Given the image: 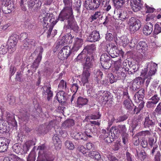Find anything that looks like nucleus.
I'll list each match as a JSON object with an SVG mask.
<instances>
[{
  "label": "nucleus",
  "instance_id": "f257e3e1",
  "mask_svg": "<svg viewBox=\"0 0 161 161\" xmlns=\"http://www.w3.org/2000/svg\"><path fill=\"white\" fill-rule=\"evenodd\" d=\"M64 7L60 12L58 19L65 21V25L68 28H70L75 31L78 30V26L74 19L73 14L72 0H64Z\"/></svg>",
  "mask_w": 161,
  "mask_h": 161
},
{
  "label": "nucleus",
  "instance_id": "f03ea898",
  "mask_svg": "<svg viewBox=\"0 0 161 161\" xmlns=\"http://www.w3.org/2000/svg\"><path fill=\"white\" fill-rule=\"evenodd\" d=\"M157 68L156 64L152 62L148 63L145 66L144 69L142 70L141 75L144 78L150 79L151 77L155 74Z\"/></svg>",
  "mask_w": 161,
  "mask_h": 161
},
{
  "label": "nucleus",
  "instance_id": "7ed1b4c3",
  "mask_svg": "<svg viewBox=\"0 0 161 161\" xmlns=\"http://www.w3.org/2000/svg\"><path fill=\"white\" fill-rule=\"evenodd\" d=\"M96 50V47L94 44L88 45L85 47L83 50H84L85 53L86 51L87 53L89 55L87 56L85 63H86L87 62L93 65L95 56Z\"/></svg>",
  "mask_w": 161,
  "mask_h": 161
},
{
  "label": "nucleus",
  "instance_id": "20e7f679",
  "mask_svg": "<svg viewBox=\"0 0 161 161\" xmlns=\"http://www.w3.org/2000/svg\"><path fill=\"white\" fill-rule=\"evenodd\" d=\"M114 72L117 74L118 78H124L126 76L125 72L126 71H128L129 74H132L134 73L132 70H130V69H126L121 67V65L119 62L116 63L114 64Z\"/></svg>",
  "mask_w": 161,
  "mask_h": 161
},
{
  "label": "nucleus",
  "instance_id": "39448f33",
  "mask_svg": "<svg viewBox=\"0 0 161 161\" xmlns=\"http://www.w3.org/2000/svg\"><path fill=\"white\" fill-rule=\"evenodd\" d=\"M128 25L129 31L133 33L138 31L142 26L141 21L139 19L133 17L130 19Z\"/></svg>",
  "mask_w": 161,
  "mask_h": 161
},
{
  "label": "nucleus",
  "instance_id": "423d86ee",
  "mask_svg": "<svg viewBox=\"0 0 161 161\" xmlns=\"http://www.w3.org/2000/svg\"><path fill=\"white\" fill-rule=\"evenodd\" d=\"M92 65L87 62L85 63L84 66V71L81 75V81L84 85L87 83L88 81L89 78L90 76V68L92 66Z\"/></svg>",
  "mask_w": 161,
  "mask_h": 161
},
{
  "label": "nucleus",
  "instance_id": "0eeeda50",
  "mask_svg": "<svg viewBox=\"0 0 161 161\" xmlns=\"http://www.w3.org/2000/svg\"><path fill=\"white\" fill-rule=\"evenodd\" d=\"M18 38V36L16 34L13 35L9 38L7 44L8 52L10 53L13 52L16 50V45Z\"/></svg>",
  "mask_w": 161,
  "mask_h": 161
},
{
  "label": "nucleus",
  "instance_id": "6e6552de",
  "mask_svg": "<svg viewBox=\"0 0 161 161\" xmlns=\"http://www.w3.org/2000/svg\"><path fill=\"white\" fill-rule=\"evenodd\" d=\"M45 147L44 145L38 147V149L40 150L38 157L42 159V160L47 161H53L54 158L52 156L46 152L44 150Z\"/></svg>",
  "mask_w": 161,
  "mask_h": 161
},
{
  "label": "nucleus",
  "instance_id": "1a4fd4ad",
  "mask_svg": "<svg viewBox=\"0 0 161 161\" xmlns=\"http://www.w3.org/2000/svg\"><path fill=\"white\" fill-rule=\"evenodd\" d=\"M101 0H86L85 6L87 9L94 10L100 5Z\"/></svg>",
  "mask_w": 161,
  "mask_h": 161
},
{
  "label": "nucleus",
  "instance_id": "9d476101",
  "mask_svg": "<svg viewBox=\"0 0 161 161\" xmlns=\"http://www.w3.org/2000/svg\"><path fill=\"white\" fill-rule=\"evenodd\" d=\"M71 53L70 48L68 46H64L59 52L58 58L61 60H64L67 58Z\"/></svg>",
  "mask_w": 161,
  "mask_h": 161
},
{
  "label": "nucleus",
  "instance_id": "9b49d317",
  "mask_svg": "<svg viewBox=\"0 0 161 161\" xmlns=\"http://www.w3.org/2000/svg\"><path fill=\"white\" fill-rule=\"evenodd\" d=\"M28 35L26 33H21L20 35V39L23 41V46L25 47H31L35 44V41L32 39L27 38Z\"/></svg>",
  "mask_w": 161,
  "mask_h": 161
},
{
  "label": "nucleus",
  "instance_id": "f8f14e48",
  "mask_svg": "<svg viewBox=\"0 0 161 161\" xmlns=\"http://www.w3.org/2000/svg\"><path fill=\"white\" fill-rule=\"evenodd\" d=\"M93 127V125L90 124L86 125L85 126L86 130L84 133L80 132V136L79 140L82 139L84 140H87L88 137H91V136L90 134L92 132V130L90 129H87V128H91Z\"/></svg>",
  "mask_w": 161,
  "mask_h": 161
},
{
  "label": "nucleus",
  "instance_id": "ddd939ff",
  "mask_svg": "<svg viewBox=\"0 0 161 161\" xmlns=\"http://www.w3.org/2000/svg\"><path fill=\"white\" fill-rule=\"evenodd\" d=\"M14 6L11 2H3L2 3V9L4 13L8 14L11 13L14 8Z\"/></svg>",
  "mask_w": 161,
  "mask_h": 161
},
{
  "label": "nucleus",
  "instance_id": "4468645a",
  "mask_svg": "<svg viewBox=\"0 0 161 161\" xmlns=\"http://www.w3.org/2000/svg\"><path fill=\"white\" fill-rule=\"evenodd\" d=\"M43 51V48L42 47H38L34 52L36 54V53H38V56L33 64V67L35 68V69L38 67L39 63L41 60L42 53Z\"/></svg>",
  "mask_w": 161,
  "mask_h": 161
},
{
  "label": "nucleus",
  "instance_id": "2eb2a0df",
  "mask_svg": "<svg viewBox=\"0 0 161 161\" xmlns=\"http://www.w3.org/2000/svg\"><path fill=\"white\" fill-rule=\"evenodd\" d=\"M109 54L111 57L114 58L119 55L123 56L124 53L121 49H120L114 47L110 49L109 51Z\"/></svg>",
  "mask_w": 161,
  "mask_h": 161
},
{
  "label": "nucleus",
  "instance_id": "dca6fc26",
  "mask_svg": "<svg viewBox=\"0 0 161 161\" xmlns=\"http://www.w3.org/2000/svg\"><path fill=\"white\" fill-rule=\"evenodd\" d=\"M142 3L141 0H131L130 5L133 10L135 12L139 11L141 8Z\"/></svg>",
  "mask_w": 161,
  "mask_h": 161
},
{
  "label": "nucleus",
  "instance_id": "f3484780",
  "mask_svg": "<svg viewBox=\"0 0 161 161\" xmlns=\"http://www.w3.org/2000/svg\"><path fill=\"white\" fill-rule=\"evenodd\" d=\"M10 142L9 140L4 138H0V152H5L8 148Z\"/></svg>",
  "mask_w": 161,
  "mask_h": 161
},
{
  "label": "nucleus",
  "instance_id": "a211bd4d",
  "mask_svg": "<svg viewBox=\"0 0 161 161\" xmlns=\"http://www.w3.org/2000/svg\"><path fill=\"white\" fill-rule=\"evenodd\" d=\"M151 116L148 115V116L145 117L144 121L143 123V125L145 128H148L150 129V128L153 127L155 124L154 121L152 119Z\"/></svg>",
  "mask_w": 161,
  "mask_h": 161
},
{
  "label": "nucleus",
  "instance_id": "6ab92c4d",
  "mask_svg": "<svg viewBox=\"0 0 161 161\" xmlns=\"http://www.w3.org/2000/svg\"><path fill=\"white\" fill-rule=\"evenodd\" d=\"M100 38L99 33L97 31H93L89 36L88 39L90 42H95L98 41Z\"/></svg>",
  "mask_w": 161,
  "mask_h": 161
},
{
  "label": "nucleus",
  "instance_id": "aec40b11",
  "mask_svg": "<svg viewBox=\"0 0 161 161\" xmlns=\"http://www.w3.org/2000/svg\"><path fill=\"white\" fill-rule=\"evenodd\" d=\"M109 59V57L107 54H104L101 56L100 58L101 63L103 68L108 69L110 67V66H107L108 61Z\"/></svg>",
  "mask_w": 161,
  "mask_h": 161
},
{
  "label": "nucleus",
  "instance_id": "412c9836",
  "mask_svg": "<svg viewBox=\"0 0 161 161\" xmlns=\"http://www.w3.org/2000/svg\"><path fill=\"white\" fill-rule=\"evenodd\" d=\"M83 41L81 38H75L74 39V45L72 49L75 51H77L81 47Z\"/></svg>",
  "mask_w": 161,
  "mask_h": 161
},
{
  "label": "nucleus",
  "instance_id": "4be33fe9",
  "mask_svg": "<svg viewBox=\"0 0 161 161\" xmlns=\"http://www.w3.org/2000/svg\"><path fill=\"white\" fill-rule=\"evenodd\" d=\"M153 25L150 22L147 23L143 29V33L146 35H150L153 31Z\"/></svg>",
  "mask_w": 161,
  "mask_h": 161
},
{
  "label": "nucleus",
  "instance_id": "5701e85b",
  "mask_svg": "<svg viewBox=\"0 0 161 161\" xmlns=\"http://www.w3.org/2000/svg\"><path fill=\"white\" fill-rule=\"evenodd\" d=\"M53 141L56 149L58 150L61 147V142L58 137L55 135L53 137Z\"/></svg>",
  "mask_w": 161,
  "mask_h": 161
},
{
  "label": "nucleus",
  "instance_id": "b1692460",
  "mask_svg": "<svg viewBox=\"0 0 161 161\" xmlns=\"http://www.w3.org/2000/svg\"><path fill=\"white\" fill-rule=\"evenodd\" d=\"M88 100L87 99L82 97H78L77 101V106L79 108L87 104Z\"/></svg>",
  "mask_w": 161,
  "mask_h": 161
},
{
  "label": "nucleus",
  "instance_id": "393cba45",
  "mask_svg": "<svg viewBox=\"0 0 161 161\" xmlns=\"http://www.w3.org/2000/svg\"><path fill=\"white\" fill-rule=\"evenodd\" d=\"M3 161H23L17 156L11 154L9 156L5 157Z\"/></svg>",
  "mask_w": 161,
  "mask_h": 161
},
{
  "label": "nucleus",
  "instance_id": "a878e982",
  "mask_svg": "<svg viewBox=\"0 0 161 161\" xmlns=\"http://www.w3.org/2000/svg\"><path fill=\"white\" fill-rule=\"evenodd\" d=\"M65 93L63 91H60L58 92L56 96L58 101L60 103H62L65 100Z\"/></svg>",
  "mask_w": 161,
  "mask_h": 161
},
{
  "label": "nucleus",
  "instance_id": "bb28decb",
  "mask_svg": "<svg viewBox=\"0 0 161 161\" xmlns=\"http://www.w3.org/2000/svg\"><path fill=\"white\" fill-rule=\"evenodd\" d=\"M137 48L141 50L142 52L144 53L147 50V46L145 42L140 41L137 45Z\"/></svg>",
  "mask_w": 161,
  "mask_h": 161
},
{
  "label": "nucleus",
  "instance_id": "cd10ccee",
  "mask_svg": "<svg viewBox=\"0 0 161 161\" xmlns=\"http://www.w3.org/2000/svg\"><path fill=\"white\" fill-rule=\"evenodd\" d=\"M138 80L137 79H135L130 82L129 87L130 90L133 91H135L138 88L137 86Z\"/></svg>",
  "mask_w": 161,
  "mask_h": 161
},
{
  "label": "nucleus",
  "instance_id": "c85d7f7f",
  "mask_svg": "<svg viewBox=\"0 0 161 161\" xmlns=\"http://www.w3.org/2000/svg\"><path fill=\"white\" fill-rule=\"evenodd\" d=\"M89 156L98 161L101 158V155L97 151H91L89 152Z\"/></svg>",
  "mask_w": 161,
  "mask_h": 161
},
{
  "label": "nucleus",
  "instance_id": "c756f323",
  "mask_svg": "<svg viewBox=\"0 0 161 161\" xmlns=\"http://www.w3.org/2000/svg\"><path fill=\"white\" fill-rule=\"evenodd\" d=\"M143 90H140L137 92L134 95V100L136 102H139L140 100H142L143 97Z\"/></svg>",
  "mask_w": 161,
  "mask_h": 161
},
{
  "label": "nucleus",
  "instance_id": "7c9ffc66",
  "mask_svg": "<svg viewBox=\"0 0 161 161\" xmlns=\"http://www.w3.org/2000/svg\"><path fill=\"white\" fill-rule=\"evenodd\" d=\"M141 124V122L139 118H135L133 120L131 124V127L132 128L133 130H134L136 128L139 126V125Z\"/></svg>",
  "mask_w": 161,
  "mask_h": 161
},
{
  "label": "nucleus",
  "instance_id": "2f4dec72",
  "mask_svg": "<svg viewBox=\"0 0 161 161\" xmlns=\"http://www.w3.org/2000/svg\"><path fill=\"white\" fill-rule=\"evenodd\" d=\"M74 125V120L69 119L66 120L62 124V126L64 127H70Z\"/></svg>",
  "mask_w": 161,
  "mask_h": 161
},
{
  "label": "nucleus",
  "instance_id": "473e14b6",
  "mask_svg": "<svg viewBox=\"0 0 161 161\" xmlns=\"http://www.w3.org/2000/svg\"><path fill=\"white\" fill-rule=\"evenodd\" d=\"M113 1L114 6L117 8L122 7L125 3L124 0H113Z\"/></svg>",
  "mask_w": 161,
  "mask_h": 161
},
{
  "label": "nucleus",
  "instance_id": "72a5a7b5",
  "mask_svg": "<svg viewBox=\"0 0 161 161\" xmlns=\"http://www.w3.org/2000/svg\"><path fill=\"white\" fill-rule=\"evenodd\" d=\"M13 148L16 153H25V152L24 151L23 148H21L19 144H15L13 146Z\"/></svg>",
  "mask_w": 161,
  "mask_h": 161
},
{
  "label": "nucleus",
  "instance_id": "f704fd0d",
  "mask_svg": "<svg viewBox=\"0 0 161 161\" xmlns=\"http://www.w3.org/2000/svg\"><path fill=\"white\" fill-rule=\"evenodd\" d=\"M136 157L141 159L142 161L143 160L146 159L147 157V155L146 153L145 152L144 150H142L140 153L138 154V153L135 155Z\"/></svg>",
  "mask_w": 161,
  "mask_h": 161
},
{
  "label": "nucleus",
  "instance_id": "c9c22d12",
  "mask_svg": "<svg viewBox=\"0 0 161 161\" xmlns=\"http://www.w3.org/2000/svg\"><path fill=\"white\" fill-rule=\"evenodd\" d=\"M101 115L100 114L99 112H98L97 115L93 114L86 116L85 119V120L86 121H88L90 119H99Z\"/></svg>",
  "mask_w": 161,
  "mask_h": 161
},
{
  "label": "nucleus",
  "instance_id": "e433bc0d",
  "mask_svg": "<svg viewBox=\"0 0 161 161\" xmlns=\"http://www.w3.org/2000/svg\"><path fill=\"white\" fill-rule=\"evenodd\" d=\"M118 15L119 19L122 21L125 20L127 18V16L126 12L123 10L119 11Z\"/></svg>",
  "mask_w": 161,
  "mask_h": 161
},
{
  "label": "nucleus",
  "instance_id": "4c0bfd02",
  "mask_svg": "<svg viewBox=\"0 0 161 161\" xmlns=\"http://www.w3.org/2000/svg\"><path fill=\"white\" fill-rule=\"evenodd\" d=\"M50 89L51 87L49 86H44L43 87V89H46L44 93L46 95H47V99L48 100H49L53 96V92L50 90Z\"/></svg>",
  "mask_w": 161,
  "mask_h": 161
},
{
  "label": "nucleus",
  "instance_id": "58836bf2",
  "mask_svg": "<svg viewBox=\"0 0 161 161\" xmlns=\"http://www.w3.org/2000/svg\"><path fill=\"white\" fill-rule=\"evenodd\" d=\"M103 14V13L100 11L96 12L92 16L91 18L92 20H96L100 17L102 18Z\"/></svg>",
  "mask_w": 161,
  "mask_h": 161
},
{
  "label": "nucleus",
  "instance_id": "ea45409f",
  "mask_svg": "<svg viewBox=\"0 0 161 161\" xmlns=\"http://www.w3.org/2000/svg\"><path fill=\"white\" fill-rule=\"evenodd\" d=\"M33 144V142L31 141H29L26 142L23 146L24 150L26 153L29 150L30 147Z\"/></svg>",
  "mask_w": 161,
  "mask_h": 161
},
{
  "label": "nucleus",
  "instance_id": "a19ab883",
  "mask_svg": "<svg viewBox=\"0 0 161 161\" xmlns=\"http://www.w3.org/2000/svg\"><path fill=\"white\" fill-rule=\"evenodd\" d=\"M120 42L123 46L125 47L128 44L129 40L128 39L126 36H123L120 37Z\"/></svg>",
  "mask_w": 161,
  "mask_h": 161
},
{
  "label": "nucleus",
  "instance_id": "79ce46f5",
  "mask_svg": "<svg viewBox=\"0 0 161 161\" xmlns=\"http://www.w3.org/2000/svg\"><path fill=\"white\" fill-rule=\"evenodd\" d=\"M124 104L127 108L129 109H131L133 106L132 102L129 99L125 100L124 101Z\"/></svg>",
  "mask_w": 161,
  "mask_h": 161
},
{
  "label": "nucleus",
  "instance_id": "37998d69",
  "mask_svg": "<svg viewBox=\"0 0 161 161\" xmlns=\"http://www.w3.org/2000/svg\"><path fill=\"white\" fill-rule=\"evenodd\" d=\"M86 55L84 50H83L81 53L79 54L76 58V61H82L86 58Z\"/></svg>",
  "mask_w": 161,
  "mask_h": 161
},
{
  "label": "nucleus",
  "instance_id": "c03bdc74",
  "mask_svg": "<svg viewBox=\"0 0 161 161\" xmlns=\"http://www.w3.org/2000/svg\"><path fill=\"white\" fill-rule=\"evenodd\" d=\"M117 130L119 131V132L122 134L126 133V129L125 125H119L117 126Z\"/></svg>",
  "mask_w": 161,
  "mask_h": 161
},
{
  "label": "nucleus",
  "instance_id": "a18cd8bd",
  "mask_svg": "<svg viewBox=\"0 0 161 161\" xmlns=\"http://www.w3.org/2000/svg\"><path fill=\"white\" fill-rule=\"evenodd\" d=\"M65 145L67 148L70 150H72L75 148L74 144L70 141H66L65 142Z\"/></svg>",
  "mask_w": 161,
  "mask_h": 161
},
{
  "label": "nucleus",
  "instance_id": "49530a36",
  "mask_svg": "<svg viewBox=\"0 0 161 161\" xmlns=\"http://www.w3.org/2000/svg\"><path fill=\"white\" fill-rule=\"evenodd\" d=\"M64 38L65 40L64 42H66L67 43H70L72 42V39L73 38L70 33L67 34L66 35Z\"/></svg>",
  "mask_w": 161,
  "mask_h": 161
},
{
  "label": "nucleus",
  "instance_id": "de8ad7c7",
  "mask_svg": "<svg viewBox=\"0 0 161 161\" xmlns=\"http://www.w3.org/2000/svg\"><path fill=\"white\" fill-rule=\"evenodd\" d=\"M35 158L36 154L35 152H31L27 158V161H35Z\"/></svg>",
  "mask_w": 161,
  "mask_h": 161
},
{
  "label": "nucleus",
  "instance_id": "09e8293b",
  "mask_svg": "<svg viewBox=\"0 0 161 161\" xmlns=\"http://www.w3.org/2000/svg\"><path fill=\"white\" fill-rule=\"evenodd\" d=\"M109 93L107 91H104L103 92V94L102 97V100L103 102H107L109 99Z\"/></svg>",
  "mask_w": 161,
  "mask_h": 161
},
{
  "label": "nucleus",
  "instance_id": "8fccbe9b",
  "mask_svg": "<svg viewBox=\"0 0 161 161\" xmlns=\"http://www.w3.org/2000/svg\"><path fill=\"white\" fill-rule=\"evenodd\" d=\"M153 87H151L150 90L148 92V95L149 97H152L157 94L156 89H154Z\"/></svg>",
  "mask_w": 161,
  "mask_h": 161
},
{
  "label": "nucleus",
  "instance_id": "3c124183",
  "mask_svg": "<svg viewBox=\"0 0 161 161\" xmlns=\"http://www.w3.org/2000/svg\"><path fill=\"white\" fill-rule=\"evenodd\" d=\"M156 103L150 99L146 103V106L148 108H154L155 107Z\"/></svg>",
  "mask_w": 161,
  "mask_h": 161
},
{
  "label": "nucleus",
  "instance_id": "603ef678",
  "mask_svg": "<svg viewBox=\"0 0 161 161\" xmlns=\"http://www.w3.org/2000/svg\"><path fill=\"white\" fill-rule=\"evenodd\" d=\"M161 32V28L159 25L155 24L154 26V29L153 31L154 33L155 34H158Z\"/></svg>",
  "mask_w": 161,
  "mask_h": 161
},
{
  "label": "nucleus",
  "instance_id": "864d4df0",
  "mask_svg": "<svg viewBox=\"0 0 161 161\" xmlns=\"http://www.w3.org/2000/svg\"><path fill=\"white\" fill-rule=\"evenodd\" d=\"M71 136L73 138L76 140H79L80 132L73 131L71 133Z\"/></svg>",
  "mask_w": 161,
  "mask_h": 161
},
{
  "label": "nucleus",
  "instance_id": "5fc2aeb1",
  "mask_svg": "<svg viewBox=\"0 0 161 161\" xmlns=\"http://www.w3.org/2000/svg\"><path fill=\"white\" fill-rule=\"evenodd\" d=\"M64 86L65 88H66V83L63 80H62L60 81L58 86V89L59 90H61L63 89Z\"/></svg>",
  "mask_w": 161,
  "mask_h": 161
},
{
  "label": "nucleus",
  "instance_id": "6e6d98bb",
  "mask_svg": "<svg viewBox=\"0 0 161 161\" xmlns=\"http://www.w3.org/2000/svg\"><path fill=\"white\" fill-rule=\"evenodd\" d=\"M151 134L150 132L148 130L141 131L138 134V136H149Z\"/></svg>",
  "mask_w": 161,
  "mask_h": 161
},
{
  "label": "nucleus",
  "instance_id": "4d7b16f0",
  "mask_svg": "<svg viewBox=\"0 0 161 161\" xmlns=\"http://www.w3.org/2000/svg\"><path fill=\"white\" fill-rule=\"evenodd\" d=\"M6 46L4 45H2L0 47V54H5L7 52V48Z\"/></svg>",
  "mask_w": 161,
  "mask_h": 161
},
{
  "label": "nucleus",
  "instance_id": "13d9d810",
  "mask_svg": "<svg viewBox=\"0 0 161 161\" xmlns=\"http://www.w3.org/2000/svg\"><path fill=\"white\" fill-rule=\"evenodd\" d=\"M78 85L75 83H74L72 85V86L70 88L71 92L76 93L78 89Z\"/></svg>",
  "mask_w": 161,
  "mask_h": 161
},
{
  "label": "nucleus",
  "instance_id": "bf43d9fd",
  "mask_svg": "<svg viewBox=\"0 0 161 161\" xmlns=\"http://www.w3.org/2000/svg\"><path fill=\"white\" fill-rule=\"evenodd\" d=\"M149 99L157 104L159 100V98L157 94L154 96H152Z\"/></svg>",
  "mask_w": 161,
  "mask_h": 161
},
{
  "label": "nucleus",
  "instance_id": "052dcab7",
  "mask_svg": "<svg viewBox=\"0 0 161 161\" xmlns=\"http://www.w3.org/2000/svg\"><path fill=\"white\" fill-rule=\"evenodd\" d=\"M145 5L147 13H152L154 11L155 9L154 8L147 6L146 4Z\"/></svg>",
  "mask_w": 161,
  "mask_h": 161
},
{
  "label": "nucleus",
  "instance_id": "680f3d73",
  "mask_svg": "<svg viewBox=\"0 0 161 161\" xmlns=\"http://www.w3.org/2000/svg\"><path fill=\"white\" fill-rule=\"evenodd\" d=\"M155 17V15L154 14H148L147 16L146 20L147 21H153Z\"/></svg>",
  "mask_w": 161,
  "mask_h": 161
},
{
  "label": "nucleus",
  "instance_id": "e2e57ef3",
  "mask_svg": "<svg viewBox=\"0 0 161 161\" xmlns=\"http://www.w3.org/2000/svg\"><path fill=\"white\" fill-rule=\"evenodd\" d=\"M128 135L127 133L122 134L123 142L124 144H125L128 141Z\"/></svg>",
  "mask_w": 161,
  "mask_h": 161
},
{
  "label": "nucleus",
  "instance_id": "0e129e2a",
  "mask_svg": "<svg viewBox=\"0 0 161 161\" xmlns=\"http://www.w3.org/2000/svg\"><path fill=\"white\" fill-rule=\"evenodd\" d=\"M78 150L80 152L84 154L86 153V148L83 146H79L78 147Z\"/></svg>",
  "mask_w": 161,
  "mask_h": 161
},
{
  "label": "nucleus",
  "instance_id": "69168bd1",
  "mask_svg": "<svg viewBox=\"0 0 161 161\" xmlns=\"http://www.w3.org/2000/svg\"><path fill=\"white\" fill-rule=\"evenodd\" d=\"M149 144L151 146L153 147L155 145V144H158L156 143V141H155L154 139L152 138H149L148 141Z\"/></svg>",
  "mask_w": 161,
  "mask_h": 161
},
{
  "label": "nucleus",
  "instance_id": "338daca9",
  "mask_svg": "<svg viewBox=\"0 0 161 161\" xmlns=\"http://www.w3.org/2000/svg\"><path fill=\"white\" fill-rule=\"evenodd\" d=\"M36 0H30L28 3V7L30 8H32L35 5V1ZM39 1V0H38Z\"/></svg>",
  "mask_w": 161,
  "mask_h": 161
},
{
  "label": "nucleus",
  "instance_id": "774afa93",
  "mask_svg": "<svg viewBox=\"0 0 161 161\" xmlns=\"http://www.w3.org/2000/svg\"><path fill=\"white\" fill-rule=\"evenodd\" d=\"M107 158L109 161H118V159L114 156L111 154H108Z\"/></svg>",
  "mask_w": 161,
  "mask_h": 161
}]
</instances>
